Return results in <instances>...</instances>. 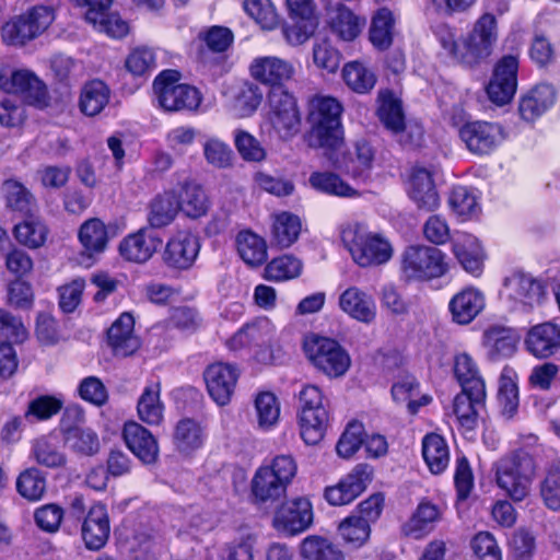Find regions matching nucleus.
<instances>
[{
  "mask_svg": "<svg viewBox=\"0 0 560 560\" xmlns=\"http://www.w3.org/2000/svg\"><path fill=\"white\" fill-rule=\"evenodd\" d=\"M433 33L445 56L454 62L472 67L491 55L498 39V23L494 15L485 12L466 36L447 24H438Z\"/></svg>",
  "mask_w": 560,
  "mask_h": 560,
  "instance_id": "f257e3e1",
  "label": "nucleus"
},
{
  "mask_svg": "<svg viewBox=\"0 0 560 560\" xmlns=\"http://www.w3.org/2000/svg\"><path fill=\"white\" fill-rule=\"evenodd\" d=\"M339 234L343 246L359 267L384 265L393 256L390 242L383 234L370 231L361 222L350 221L341 224Z\"/></svg>",
  "mask_w": 560,
  "mask_h": 560,
  "instance_id": "f03ea898",
  "label": "nucleus"
},
{
  "mask_svg": "<svg viewBox=\"0 0 560 560\" xmlns=\"http://www.w3.org/2000/svg\"><path fill=\"white\" fill-rule=\"evenodd\" d=\"M342 106L331 96H315L310 102L308 122L312 144L337 151L343 144Z\"/></svg>",
  "mask_w": 560,
  "mask_h": 560,
  "instance_id": "7ed1b4c3",
  "label": "nucleus"
},
{
  "mask_svg": "<svg viewBox=\"0 0 560 560\" xmlns=\"http://www.w3.org/2000/svg\"><path fill=\"white\" fill-rule=\"evenodd\" d=\"M498 488L514 502L525 500L530 493L536 476V463L525 451H516L493 464Z\"/></svg>",
  "mask_w": 560,
  "mask_h": 560,
  "instance_id": "20e7f679",
  "label": "nucleus"
},
{
  "mask_svg": "<svg viewBox=\"0 0 560 560\" xmlns=\"http://www.w3.org/2000/svg\"><path fill=\"white\" fill-rule=\"evenodd\" d=\"M296 471V463L289 455H279L265 462L257 468L250 481L254 499L260 503L278 501L285 495Z\"/></svg>",
  "mask_w": 560,
  "mask_h": 560,
  "instance_id": "39448f33",
  "label": "nucleus"
},
{
  "mask_svg": "<svg viewBox=\"0 0 560 560\" xmlns=\"http://www.w3.org/2000/svg\"><path fill=\"white\" fill-rule=\"evenodd\" d=\"M448 270L446 255L433 246L410 245L400 255V278L407 283L440 279Z\"/></svg>",
  "mask_w": 560,
  "mask_h": 560,
  "instance_id": "423d86ee",
  "label": "nucleus"
},
{
  "mask_svg": "<svg viewBox=\"0 0 560 560\" xmlns=\"http://www.w3.org/2000/svg\"><path fill=\"white\" fill-rule=\"evenodd\" d=\"M298 420L300 435L307 445L318 444L325 436L330 413L319 387L305 385L299 393Z\"/></svg>",
  "mask_w": 560,
  "mask_h": 560,
  "instance_id": "0eeeda50",
  "label": "nucleus"
},
{
  "mask_svg": "<svg viewBox=\"0 0 560 560\" xmlns=\"http://www.w3.org/2000/svg\"><path fill=\"white\" fill-rule=\"evenodd\" d=\"M0 91L19 96L25 104L44 108L49 103L46 83L31 69L13 63L0 66Z\"/></svg>",
  "mask_w": 560,
  "mask_h": 560,
  "instance_id": "6e6552de",
  "label": "nucleus"
},
{
  "mask_svg": "<svg viewBox=\"0 0 560 560\" xmlns=\"http://www.w3.org/2000/svg\"><path fill=\"white\" fill-rule=\"evenodd\" d=\"M303 350L308 361L330 378L343 376L351 365L348 351L332 338L308 334Z\"/></svg>",
  "mask_w": 560,
  "mask_h": 560,
  "instance_id": "1a4fd4ad",
  "label": "nucleus"
},
{
  "mask_svg": "<svg viewBox=\"0 0 560 560\" xmlns=\"http://www.w3.org/2000/svg\"><path fill=\"white\" fill-rule=\"evenodd\" d=\"M154 102L166 112L196 110L201 103L198 89L179 82L175 70L162 71L153 81Z\"/></svg>",
  "mask_w": 560,
  "mask_h": 560,
  "instance_id": "9d476101",
  "label": "nucleus"
},
{
  "mask_svg": "<svg viewBox=\"0 0 560 560\" xmlns=\"http://www.w3.org/2000/svg\"><path fill=\"white\" fill-rule=\"evenodd\" d=\"M55 19L54 11L44 5L34 7L8 20L0 30L2 42L23 47L43 34Z\"/></svg>",
  "mask_w": 560,
  "mask_h": 560,
  "instance_id": "9b49d317",
  "label": "nucleus"
},
{
  "mask_svg": "<svg viewBox=\"0 0 560 560\" xmlns=\"http://www.w3.org/2000/svg\"><path fill=\"white\" fill-rule=\"evenodd\" d=\"M275 324L268 317H257L240 328L226 341V346L232 351L254 350V357L258 362L268 363L271 361L268 349L275 340Z\"/></svg>",
  "mask_w": 560,
  "mask_h": 560,
  "instance_id": "f8f14e48",
  "label": "nucleus"
},
{
  "mask_svg": "<svg viewBox=\"0 0 560 560\" xmlns=\"http://www.w3.org/2000/svg\"><path fill=\"white\" fill-rule=\"evenodd\" d=\"M500 295L510 308L526 312L540 303L542 285L532 273L514 269L504 277Z\"/></svg>",
  "mask_w": 560,
  "mask_h": 560,
  "instance_id": "ddd939ff",
  "label": "nucleus"
},
{
  "mask_svg": "<svg viewBox=\"0 0 560 560\" xmlns=\"http://www.w3.org/2000/svg\"><path fill=\"white\" fill-rule=\"evenodd\" d=\"M266 117L281 138H291L300 130L301 115L295 97L284 89L268 92Z\"/></svg>",
  "mask_w": 560,
  "mask_h": 560,
  "instance_id": "4468645a",
  "label": "nucleus"
},
{
  "mask_svg": "<svg viewBox=\"0 0 560 560\" xmlns=\"http://www.w3.org/2000/svg\"><path fill=\"white\" fill-rule=\"evenodd\" d=\"M459 138L471 154L486 156L493 153L505 141L506 132L499 122L475 120L460 127Z\"/></svg>",
  "mask_w": 560,
  "mask_h": 560,
  "instance_id": "2eb2a0df",
  "label": "nucleus"
},
{
  "mask_svg": "<svg viewBox=\"0 0 560 560\" xmlns=\"http://www.w3.org/2000/svg\"><path fill=\"white\" fill-rule=\"evenodd\" d=\"M201 248L197 233L182 229L173 232L162 252L165 266L176 271H187L195 265Z\"/></svg>",
  "mask_w": 560,
  "mask_h": 560,
  "instance_id": "dca6fc26",
  "label": "nucleus"
},
{
  "mask_svg": "<svg viewBox=\"0 0 560 560\" xmlns=\"http://www.w3.org/2000/svg\"><path fill=\"white\" fill-rule=\"evenodd\" d=\"M78 241L82 249L77 256V262L81 267L90 268L107 249L110 241L109 229L98 218L88 219L78 230Z\"/></svg>",
  "mask_w": 560,
  "mask_h": 560,
  "instance_id": "f3484780",
  "label": "nucleus"
},
{
  "mask_svg": "<svg viewBox=\"0 0 560 560\" xmlns=\"http://www.w3.org/2000/svg\"><path fill=\"white\" fill-rule=\"evenodd\" d=\"M222 96L228 113L238 119L252 117L264 98L261 89L248 80L226 83Z\"/></svg>",
  "mask_w": 560,
  "mask_h": 560,
  "instance_id": "a211bd4d",
  "label": "nucleus"
},
{
  "mask_svg": "<svg viewBox=\"0 0 560 560\" xmlns=\"http://www.w3.org/2000/svg\"><path fill=\"white\" fill-rule=\"evenodd\" d=\"M240 369L231 363L214 362L203 371V380L210 398L220 407L229 405L235 393Z\"/></svg>",
  "mask_w": 560,
  "mask_h": 560,
  "instance_id": "6ab92c4d",
  "label": "nucleus"
},
{
  "mask_svg": "<svg viewBox=\"0 0 560 560\" xmlns=\"http://www.w3.org/2000/svg\"><path fill=\"white\" fill-rule=\"evenodd\" d=\"M518 59L508 55L494 66L492 75L486 88L488 98L498 106L512 101L517 89Z\"/></svg>",
  "mask_w": 560,
  "mask_h": 560,
  "instance_id": "aec40b11",
  "label": "nucleus"
},
{
  "mask_svg": "<svg viewBox=\"0 0 560 560\" xmlns=\"http://www.w3.org/2000/svg\"><path fill=\"white\" fill-rule=\"evenodd\" d=\"M248 71L250 77L260 84L283 89V85L293 80L296 73L295 66L288 59L278 56H259L252 60Z\"/></svg>",
  "mask_w": 560,
  "mask_h": 560,
  "instance_id": "412c9836",
  "label": "nucleus"
},
{
  "mask_svg": "<svg viewBox=\"0 0 560 560\" xmlns=\"http://www.w3.org/2000/svg\"><path fill=\"white\" fill-rule=\"evenodd\" d=\"M451 252L467 273L475 278L482 275L487 253L477 236L468 232L455 231L452 235Z\"/></svg>",
  "mask_w": 560,
  "mask_h": 560,
  "instance_id": "4be33fe9",
  "label": "nucleus"
},
{
  "mask_svg": "<svg viewBox=\"0 0 560 560\" xmlns=\"http://www.w3.org/2000/svg\"><path fill=\"white\" fill-rule=\"evenodd\" d=\"M313 521L312 505L307 499L299 498L279 506L273 515L272 526L287 536L306 530Z\"/></svg>",
  "mask_w": 560,
  "mask_h": 560,
  "instance_id": "5701e85b",
  "label": "nucleus"
},
{
  "mask_svg": "<svg viewBox=\"0 0 560 560\" xmlns=\"http://www.w3.org/2000/svg\"><path fill=\"white\" fill-rule=\"evenodd\" d=\"M372 477V467L359 464L337 485L326 488L325 499L335 506L349 504L366 489Z\"/></svg>",
  "mask_w": 560,
  "mask_h": 560,
  "instance_id": "b1692460",
  "label": "nucleus"
},
{
  "mask_svg": "<svg viewBox=\"0 0 560 560\" xmlns=\"http://www.w3.org/2000/svg\"><path fill=\"white\" fill-rule=\"evenodd\" d=\"M329 151L328 158L332 164L354 178H366L374 162V150L365 140L357 141L352 150Z\"/></svg>",
  "mask_w": 560,
  "mask_h": 560,
  "instance_id": "393cba45",
  "label": "nucleus"
},
{
  "mask_svg": "<svg viewBox=\"0 0 560 560\" xmlns=\"http://www.w3.org/2000/svg\"><path fill=\"white\" fill-rule=\"evenodd\" d=\"M377 116L386 129L394 133H399L408 128L410 131V142H416L422 136V129L419 126H406L405 115L400 98L389 90H383L378 93Z\"/></svg>",
  "mask_w": 560,
  "mask_h": 560,
  "instance_id": "a878e982",
  "label": "nucleus"
},
{
  "mask_svg": "<svg viewBox=\"0 0 560 560\" xmlns=\"http://www.w3.org/2000/svg\"><path fill=\"white\" fill-rule=\"evenodd\" d=\"M339 308L351 319L370 325L377 316L374 298L357 285L343 290L338 298Z\"/></svg>",
  "mask_w": 560,
  "mask_h": 560,
  "instance_id": "bb28decb",
  "label": "nucleus"
},
{
  "mask_svg": "<svg viewBox=\"0 0 560 560\" xmlns=\"http://www.w3.org/2000/svg\"><path fill=\"white\" fill-rule=\"evenodd\" d=\"M486 307L483 291L467 285L456 292L448 302L452 320L458 325H468L479 316Z\"/></svg>",
  "mask_w": 560,
  "mask_h": 560,
  "instance_id": "cd10ccee",
  "label": "nucleus"
},
{
  "mask_svg": "<svg viewBox=\"0 0 560 560\" xmlns=\"http://www.w3.org/2000/svg\"><path fill=\"white\" fill-rule=\"evenodd\" d=\"M160 244V237L152 230L142 228L119 242L118 253L127 261L143 264L153 256Z\"/></svg>",
  "mask_w": 560,
  "mask_h": 560,
  "instance_id": "c85d7f7f",
  "label": "nucleus"
},
{
  "mask_svg": "<svg viewBox=\"0 0 560 560\" xmlns=\"http://www.w3.org/2000/svg\"><path fill=\"white\" fill-rule=\"evenodd\" d=\"M408 197L425 211H435L441 203L432 173L425 167L412 168L407 183Z\"/></svg>",
  "mask_w": 560,
  "mask_h": 560,
  "instance_id": "c756f323",
  "label": "nucleus"
},
{
  "mask_svg": "<svg viewBox=\"0 0 560 560\" xmlns=\"http://www.w3.org/2000/svg\"><path fill=\"white\" fill-rule=\"evenodd\" d=\"M250 422L259 432L275 430L281 416V404L278 396L271 390H258L252 399Z\"/></svg>",
  "mask_w": 560,
  "mask_h": 560,
  "instance_id": "7c9ffc66",
  "label": "nucleus"
},
{
  "mask_svg": "<svg viewBox=\"0 0 560 560\" xmlns=\"http://www.w3.org/2000/svg\"><path fill=\"white\" fill-rule=\"evenodd\" d=\"M442 516V506L422 500L411 516L401 525V534L412 539H423L435 529Z\"/></svg>",
  "mask_w": 560,
  "mask_h": 560,
  "instance_id": "2f4dec72",
  "label": "nucleus"
},
{
  "mask_svg": "<svg viewBox=\"0 0 560 560\" xmlns=\"http://www.w3.org/2000/svg\"><path fill=\"white\" fill-rule=\"evenodd\" d=\"M122 438L130 452L143 464H153L159 456V444L154 435L136 421L125 423Z\"/></svg>",
  "mask_w": 560,
  "mask_h": 560,
  "instance_id": "473e14b6",
  "label": "nucleus"
},
{
  "mask_svg": "<svg viewBox=\"0 0 560 560\" xmlns=\"http://www.w3.org/2000/svg\"><path fill=\"white\" fill-rule=\"evenodd\" d=\"M524 343L535 358H549L560 350V327L550 322L535 325L527 331Z\"/></svg>",
  "mask_w": 560,
  "mask_h": 560,
  "instance_id": "72a5a7b5",
  "label": "nucleus"
},
{
  "mask_svg": "<svg viewBox=\"0 0 560 560\" xmlns=\"http://www.w3.org/2000/svg\"><path fill=\"white\" fill-rule=\"evenodd\" d=\"M82 538L90 550H100L105 546L110 533L109 518L105 505L97 503L91 506L83 524Z\"/></svg>",
  "mask_w": 560,
  "mask_h": 560,
  "instance_id": "f704fd0d",
  "label": "nucleus"
},
{
  "mask_svg": "<svg viewBox=\"0 0 560 560\" xmlns=\"http://www.w3.org/2000/svg\"><path fill=\"white\" fill-rule=\"evenodd\" d=\"M557 93L550 84H538L523 94L518 102V112L523 120L535 121L556 103Z\"/></svg>",
  "mask_w": 560,
  "mask_h": 560,
  "instance_id": "c9c22d12",
  "label": "nucleus"
},
{
  "mask_svg": "<svg viewBox=\"0 0 560 560\" xmlns=\"http://www.w3.org/2000/svg\"><path fill=\"white\" fill-rule=\"evenodd\" d=\"M133 327L135 319L129 313H122L109 327L108 343L116 355L127 357L139 348L140 341Z\"/></svg>",
  "mask_w": 560,
  "mask_h": 560,
  "instance_id": "e433bc0d",
  "label": "nucleus"
},
{
  "mask_svg": "<svg viewBox=\"0 0 560 560\" xmlns=\"http://www.w3.org/2000/svg\"><path fill=\"white\" fill-rule=\"evenodd\" d=\"M302 219L290 211H279L271 217V242L279 248H289L300 237Z\"/></svg>",
  "mask_w": 560,
  "mask_h": 560,
  "instance_id": "4c0bfd02",
  "label": "nucleus"
},
{
  "mask_svg": "<svg viewBox=\"0 0 560 560\" xmlns=\"http://www.w3.org/2000/svg\"><path fill=\"white\" fill-rule=\"evenodd\" d=\"M486 400V389H481L477 396L475 389L464 390L457 394L453 401V412L459 425L470 431L477 424V418L480 410L483 408Z\"/></svg>",
  "mask_w": 560,
  "mask_h": 560,
  "instance_id": "58836bf2",
  "label": "nucleus"
},
{
  "mask_svg": "<svg viewBox=\"0 0 560 560\" xmlns=\"http://www.w3.org/2000/svg\"><path fill=\"white\" fill-rule=\"evenodd\" d=\"M164 410L160 383L151 382L147 384L137 402L139 419L148 425H160L164 420Z\"/></svg>",
  "mask_w": 560,
  "mask_h": 560,
  "instance_id": "ea45409f",
  "label": "nucleus"
},
{
  "mask_svg": "<svg viewBox=\"0 0 560 560\" xmlns=\"http://www.w3.org/2000/svg\"><path fill=\"white\" fill-rule=\"evenodd\" d=\"M447 202L451 211L462 221L476 219L481 213V195L472 187H454Z\"/></svg>",
  "mask_w": 560,
  "mask_h": 560,
  "instance_id": "a19ab883",
  "label": "nucleus"
},
{
  "mask_svg": "<svg viewBox=\"0 0 560 560\" xmlns=\"http://www.w3.org/2000/svg\"><path fill=\"white\" fill-rule=\"evenodd\" d=\"M177 202L179 211L190 219H199L206 215L210 208L206 190L194 182H187L179 188Z\"/></svg>",
  "mask_w": 560,
  "mask_h": 560,
  "instance_id": "79ce46f5",
  "label": "nucleus"
},
{
  "mask_svg": "<svg viewBox=\"0 0 560 560\" xmlns=\"http://www.w3.org/2000/svg\"><path fill=\"white\" fill-rule=\"evenodd\" d=\"M109 98V88L101 80H91L81 89L79 109L84 116H97L106 108Z\"/></svg>",
  "mask_w": 560,
  "mask_h": 560,
  "instance_id": "37998d69",
  "label": "nucleus"
},
{
  "mask_svg": "<svg viewBox=\"0 0 560 560\" xmlns=\"http://www.w3.org/2000/svg\"><path fill=\"white\" fill-rule=\"evenodd\" d=\"M518 335L512 328L491 326L482 337V343L492 358L510 357L514 353Z\"/></svg>",
  "mask_w": 560,
  "mask_h": 560,
  "instance_id": "c03bdc74",
  "label": "nucleus"
},
{
  "mask_svg": "<svg viewBox=\"0 0 560 560\" xmlns=\"http://www.w3.org/2000/svg\"><path fill=\"white\" fill-rule=\"evenodd\" d=\"M235 242L240 257L248 266L257 267L267 260V243L257 233L250 230L240 231Z\"/></svg>",
  "mask_w": 560,
  "mask_h": 560,
  "instance_id": "a18cd8bd",
  "label": "nucleus"
},
{
  "mask_svg": "<svg viewBox=\"0 0 560 560\" xmlns=\"http://www.w3.org/2000/svg\"><path fill=\"white\" fill-rule=\"evenodd\" d=\"M177 191L166 190L151 202L148 221L152 228L161 229L171 224L179 212Z\"/></svg>",
  "mask_w": 560,
  "mask_h": 560,
  "instance_id": "49530a36",
  "label": "nucleus"
},
{
  "mask_svg": "<svg viewBox=\"0 0 560 560\" xmlns=\"http://www.w3.org/2000/svg\"><path fill=\"white\" fill-rule=\"evenodd\" d=\"M422 456L432 474L443 472L450 463V450L446 441L440 434H427L422 440Z\"/></svg>",
  "mask_w": 560,
  "mask_h": 560,
  "instance_id": "de8ad7c7",
  "label": "nucleus"
},
{
  "mask_svg": "<svg viewBox=\"0 0 560 560\" xmlns=\"http://www.w3.org/2000/svg\"><path fill=\"white\" fill-rule=\"evenodd\" d=\"M310 186L318 192L352 198L359 196L357 189L351 187L339 175L329 171L313 172L308 178Z\"/></svg>",
  "mask_w": 560,
  "mask_h": 560,
  "instance_id": "09e8293b",
  "label": "nucleus"
},
{
  "mask_svg": "<svg viewBox=\"0 0 560 560\" xmlns=\"http://www.w3.org/2000/svg\"><path fill=\"white\" fill-rule=\"evenodd\" d=\"M300 560H343L342 551L329 539L311 535L299 547Z\"/></svg>",
  "mask_w": 560,
  "mask_h": 560,
  "instance_id": "8fccbe9b",
  "label": "nucleus"
},
{
  "mask_svg": "<svg viewBox=\"0 0 560 560\" xmlns=\"http://www.w3.org/2000/svg\"><path fill=\"white\" fill-rule=\"evenodd\" d=\"M1 195L5 206L21 214H30L35 209L36 202L32 192L20 182L7 179L1 186Z\"/></svg>",
  "mask_w": 560,
  "mask_h": 560,
  "instance_id": "3c124183",
  "label": "nucleus"
},
{
  "mask_svg": "<svg viewBox=\"0 0 560 560\" xmlns=\"http://www.w3.org/2000/svg\"><path fill=\"white\" fill-rule=\"evenodd\" d=\"M206 433L199 422L185 418L177 422L174 431V443L182 453H191L200 448Z\"/></svg>",
  "mask_w": 560,
  "mask_h": 560,
  "instance_id": "603ef678",
  "label": "nucleus"
},
{
  "mask_svg": "<svg viewBox=\"0 0 560 560\" xmlns=\"http://www.w3.org/2000/svg\"><path fill=\"white\" fill-rule=\"evenodd\" d=\"M454 374L464 390L475 389L477 396H479L481 389H486L476 362L466 352L455 355Z\"/></svg>",
  "mask_w": 560,
  "mask_h": 560,
  "instance_id": "864d4df0",
  "label": "nucleus"
},
{
  "mask_svg": "<svg viewBox=\"0 0 560 560\" xmlns=\"http://www.w3.org/2000/svg\"><path fill=\"white\" fill-rule=\"evenodd\" d=\"M395 22V15L389 9L381 8L375 12L370 27V40L374 47L383 50L392 45Z\"/></svg>",
  "mask_w": 560,
  "mask_h": 560,
  "instance_id": "5fc2aeb1",
  "label": "nucleus"
},
{
  "mask_svg": "<svg viewBox=\"0 0 560 560\" xmlns=\"http://www.w3.org/2000/svg\"><path fill=\"white\" fill-rule=\"evenodd\" d=\"M158 67L155 49L139 46L132 49L125 60L126 70L133 77L145 80Z\"/></svg>",
  "mask_w": 560,
  "mask_h": 560,
  "instance_id": "6e6d98bb",
  "label": "nucleus"
},
{
  "mask_svg": "<svg viewBox=\"0 0 560 560\" xmlns=\"http://www.w3.org/2000/svg\"><path fill=\"white\" fill-rule=\"evenodd\" d=\"M258 536L248 528L240 529L224 549L221 560H254Z\"/></svg>",
  "mask_w": 560,
  "mask_h": 560,
  "instance_id": "4d7b16f0",
  "label": "nucleus"
},
{
  "mask_svg": "<svg viewBox=\"0 0 560 560\" xmlns=\"http://www.w3.org/2000/svg\"><path fill=\"white\" fill-rule=\"evenodd\" d=\"M364 23V20L342 4H338L330 16L331 30L343 40H353L360 34Z\"/></svg>",
  "mask_w": 560,
  "mask_h": 560,
  "instance_id": "13d9d810",
  "label": "nucleus"
},
{
  "mask_svg": "<svg viewBox=\"0 0 560 560\" xmlns=\"http://www.w3.org/2000/svg\"><path fill=\"white\" fill-rule=\"evenodd\" d=\"M337 529L342 541L352 548L365 545L371 535V525L353 513L342 520Z\"/></svg>",
  "mask_w": 560,
  "mask_h": 560,
  "instance_id": "bf43d9fd",
  "label": "nucleus"
},
{
  "mask_svg": "<svg viewBox=\"0 0 560 560\" xmlns=\"http://www.w3.org/2000/svg\"><path fill=\"white\" fill-rule=\"evenodd\" d=\"M342 78L349 89L360 94L368 93L376 83L375 73L360 61L346 63L342 68Z\"/></svg>",
  "mask_w": 560,
  "mask_h": 560,
  "instance_id": "052dcab7",
  "label": "nucleus"
},
{
  "mask_svg": "<svg viewBox=\"0 0 560 560\" xmlns=\"http://www.w3.org/2000/svg\"><path fill=\"white\" fill-rule=\"evenodd\" d=\"M303 270V262L293 255L284 254L269 261L265 268V278L269 281H287L298 278Z\"/></svg>",
  "mask_w": 560,
  "mask_h": 560,
  "instance_id": "680f3d73",
  "label": "nucleus"
},
{
  "mask_svg": "<svg viewBox=\"0 0 560 560\" xmlns=\"http://www.w3.org/2000/svg\"><path fill=\"white\" fill-rule=\"evenodd\" d=\"M314 66L326 73H336L341 62L340 51L327 38H317L312 48Z\"/></svg>",
  "mask_w": 560,
  "mask_h": 560,
  "instance_id": "e2e57ef3",
  "label": "nucleus"
},
{
  "mask_svg": "<svg viewBox=\"0 0 560 560\" xmlns=\"http://www.w3.org/2000/svg\"><path fill=\"white\" fill-rule=\"evenodd\" d=\"M498 399L502 412L512 417L518 407V387L516 373L510 368L503 369L500 375Z\"/></svg>",
  "mask_w": 560,
  "mask_h": 560,
  "instance_id": "0e129e2a",
  "label": "nucleus"
},
{
  "mask_svg": "<svg viewBox=\"0 0 560 560\" xmlns=\"http://www.w3.org/2000/svg\"><path fill=\"white\" fill-rule=\"evenodd\" d=\"M47 488L45 475L37 468H27L16 479V490L28 501L43 499Z\"/></svg>",
  "mask_w": 560,
  "mask_h": 560,
  "instance_id": "69168bd1",
  "label": "nucleus"
},
{
  "mask_svg": "<svg viewBox=\"0 0 560 560\" xmlns=\"http://www.w3.org/2000/svg\"><path fill=\"white\" fill-rule=\"evenodd\" d=\"M32 456L37 464L48 468H58L66 464L65 454L58 450L56 441L50 436H42L34 441Z\"/></svg>",
  "mask_w": 560,
  "mask_h": 560,
  "instance_id": "338daca9",
  "label": "nucleus"
},
{
  "mask_svg": "<svg viewBox=\"0 0 560 560\" xmlns=\"http://www.w3.org/2000/svg\"><path fill=\"white\" fill-rule=\"evenodd\" d=\"M243 9L262 30H275L279 15L271 0H244Z\"/></svg>",
  "mask_w": 560,
  "mask_h": 560,
  "instance_id": "774afa93",
  "label": "nucleus"
}]
</instances>
